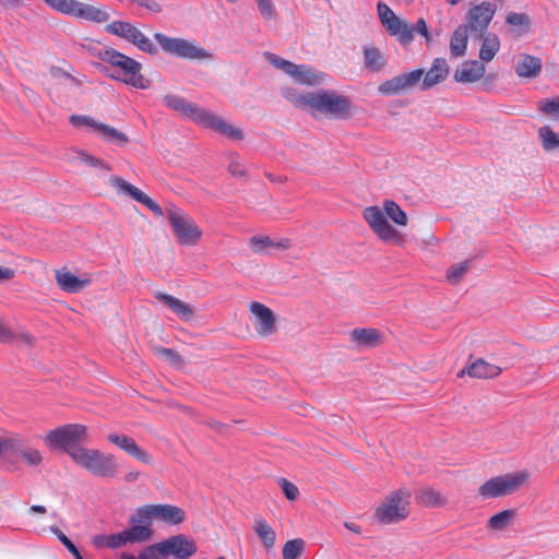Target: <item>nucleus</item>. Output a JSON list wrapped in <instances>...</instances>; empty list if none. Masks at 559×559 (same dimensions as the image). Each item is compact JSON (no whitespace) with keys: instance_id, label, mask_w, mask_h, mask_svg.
Returning a JSON list of instances; mask_svg holds the SVG:
<instances>
[{"instance_id":"3","label":"nucleus","mask_w":559,"mask_h":559,"mask_svg":"<svg viewBox=\"0 0 559 559\" xmlns=\"http://www.w3.org/2000/svg\"><path fill=\"white\" fill-rule=\"evenodd\" d=\"M99 59L112 67L111 79L135 88H148L150 81L141 74L142 64L135 59L112 48L100 51Z\"/></svg>"},{"instance_id":"27","label":"nucleus","mask_w":559,"mask_h":559,"mask_svg":"<svg viewBox=\"0 0 559 559\" xmlns=\"http://www.w3.org/2000/svg\"><path fill=\"white\" fill-rule=\"evenodd\" d=\"M55 277L60 289L70 294L79 293L90 285V280H81L64 270L56 271Z\"/></svg>"},{"instance_id":"9","label":"nucleus","mask_w":559,"mask_h":559,"mask_svg":"<svg viewBox=\"0 0 559 559\" xmlns=\"http://www.w3.org/2000/svg\"><path fill=\"white\" fill-rule=\"evenodd\" d=\"M166 213L180 245L193 246L199 241L202 236V230L198 227L193 218L174 205L168 206Z\"/></svg>"},{"instance_id":"12","label":"nucleus","mask_w":559,"mask_h":559,"mask_svg":"<svg viewBox=\"0 0 559 559\" xmlns=\"http://www.w3.org/2000/svg\"><path fill=\"white\" fill-rule=\"evenodd\" d=\"M409 492L399 490L393 492L378 507L376 516L381 523L389 524L404 520L408 515Z\"/></svg>"},{"instance_id":"60","label":"nucleus","mask_w":559,"mask_h":559,"mask_svg":"<svg viewBox=\"0 0 559 559\" xmlns=\"http://www.w3.org/2000/svg\"><path fill=\"white\" fill-rule=\"evenodd\" d=\"M13 275H14V272L11 269L0 266V281L9 280V278L13 277Z\"/></svg>"},{"instance_id":"28","label":"nucleus","mask_w":559,"mask_h":559,"mask_svg":"<svg viewBox=\"0 0 559 559\" xmlns=\"http://www.w3.org/2000/svg\"><path fill=\"white\" fill-rule=\"evenodd\" d=\"M449 74V66L444 58H437L423 80V88L428 90L444 81Z\"/></svg>"},{"instance_id":"47","label":"nucleus","mask_w":559,"mask_h":559,"mask_svg":"<svg viewBox=\"0 0 559 559\" xmlns=\"http://www.w3.org/2000/svg\"><path fill=\"white\" fill-rule=\"evenodd\" d=\"M264 57L265 59L272 64L274 66L276 69H280L282 70L283 72H285L286 74H288V72L292 70V69H295V63L288 61V60H285L272 52H264Z\"/></svg>"},{"instance_id":"15","label":"nucleus","mask_w":559,"mask_h":559,"mask_svg":"<svg viewBox=\"0 0 559 559\" xmlns=\"http://www.w3.org/2000/svg\"><path fill=\"white\" fill-rule=\"evenodd\" d=\"M160 551L166 558L171 556L175 559H188L197 552L195 543L183 534L171 536L159 542Z\"/></svg>"},{"instance_id":"18","label":"nucleus","mask_w":559,"mask_h":559,"mask_svg":"<svg viewBox=\"0 0 559 559\" xmlns=\"http://www.w3.org/2000/svg\"><path fill=\"white\" fill-rule=\"evenodd\" d=\"M495 13L496 7L489 2H481L473 7L467 13V31L471 29L483 37Z\"/></svg>"},{"instance_id":"64","label":"nucleus","mask_w":559,"mask_h":559,"mask_svg":"<svg viewBox=\"0 0 559 559\" xmlns=\"http://www.w3.org/2000/svg\"><path fill=\"white\" fill-rule=\"evenodd\" d=\"M1 3L9 8H17L21 4V0H1Z\"/></svg>"},{"instance_id":"22","label":"nucleus","mask_w":559,"mask_h":559,"mask_svg":"<svg viewBox=\"0 0 559 559\" xmlns=\"http://www.w3.org/2000/svg\"><path fill=\"white\" fill-rule=\"evenodd\" d=\"M502 369L498 366L491 365L486 360L479 358L468 367L462 369L457 377L462 378L465 374H468L472 378L478 379H490L498 377L501 373Z\"/></svg>"},{"instance_id":"51","label":"nucleus","mask_w":559,"mask_h":559,"mask_svg":"<svg viewBox=\"0 0 559 559\" xmlns=\"http://www.w3.org/2000/svg\"><path fill=\"white\" fill-rule=\"evenodd\" d=\"M280 485H281V488H282L285 497L288 500H290V501L296 500V498L298 497V493H299V490L296 485H294L293 483L288 481L285 478H282L280 480Z\"/></svg>"},{"instance_id":"62","label":"nucleus","mask_w":559,"mask_h":559,"mask_svg":"<svg viewBox=\"0 0 559 559\" xmlns=\"http://www.w3.org/2000/svg\"><path fill=\"white\" fill-rule=\"evenodd\" d=\"M139 472H129L124 475V479L128 483H133L139 478Z\"/></svg>"},{"instance_id":"25","label":"nucleus","mask_w":559,"mask_h":559,"mask_svg":"<svg viewBox=\"0 0 559 559\" xmlns=\"http://www.w3.org/2000/svg\"><path fill=\"white\" fill-rule=\"evenodd\" d=\"M287 75L304 85H319L325 78L323 72L317 71L306 64H295V69H292Z\"/></svg>"},{"instance_id":"55","label":"nucleus","mask_w":559,"mask_h":559,"mask_svg":"<svg viewBox=\"0 0 559 559\" xmlns=\"http://www.w3.org/2000/svg\"><path fill=\"white\" fill-rule=\"evenodd\" d=\"M131 2L136 3L138 5L145 8L154 13H159L163 10L162 5L155 0H132Z\"/></svg>"},{"instance_id":"53","label":"nucleus","mask_w":559,"mask_h":559,"mask_svg":"<svg viewBox=\"0 0 559 559\" xmlns=\"http://www.w3.org/2000/svg\"><path fill=\"white\" fill-rule=\"evenodd\" d=\"M228 171L234 177L246 178L247 170L245 166L238 160H231L228 165Z\"/></svg>"},{"instance_id":"44","label":"nucleus","mask_w":559,"mask_h":559,"mask_svg":"<svg viewBox=\"0 0 559 559\" xmlns=\"http://www.w3.org/2000/svg\"><path fill=\"white\" fill-rule=\"evenodd\" d=\"M16 455L22 456L27 464L32 466H37L43 461L40 452L36 449L28 448L23 439L21 441V452H17Z\"/></svg>"},{"instance_id":"1","label":"nucleus","mask_w":559,"mask_h":559,"mask_svg":"<svg viewBox=\"0 0 559 559\" xmlns=\"http://www.w3.org/2000/svg\"><path fill=\"white\" fill-rule=\"evenodd\" d=\"M284 96L297 108L309 109L330 118H345L352 108L347 97L331 90L306 93L286 90Z\"/></svg>"},{"instance_id":"54","label":"nucleus","mask_w":559,"mask_h":559,"mask_svg":"<svg viewBox=\"0 0 559 559\" xmlns=\"http://www.w3.org/2000/svg\"><path fill=\"white\" fill-rule=\"evenodd\" d=\"M542 110L547 115L559 116V96L554 99L546 100L542 106Z\"/></svg>"},{"instance_id":"45","label":"nucleus","mask_w":559,"mask_h":559,"mask_svg":"<svg viewBox=\"0 0 559 559\" xmlns=\"http://www.w3.org/2000/svg\"><path fill=\"white\" fill-rule=\"evenodd\" d=\"M469 264L468 261H464L457 264H453L447 273V278L450 283L456 284L461 281V278L468 271Z\"/></svg>"},{"instance_id":"31","label":"nucleus","mask_w":559,"mask_h":559,"mask_svg":"<svg viewBox=\"0 0 559 559\" xmlns=\"http://www.w3.org/2000/svg\"><path fill=\"white\" fill-rule=\"evenodd\" d=\"M381 333L377 329H354L350 340L359 347H374L380 343Z\"/></svg>"},{"instance_id":"7","label":"nucleus","mask_w":559,"mask_h":559,"mask_svg":"<svg viewBox=\"0 0 559 559\" xmlns=\"http://www.w3.org/2000/svg\"><path fill=\"white\" fill-rule=\"evenodd\" d=\"M87 438V427L81 424H68L49 431L45 437L46 444L51 449L70 452L80 449V442Z\"/></svg>"},{"instance_id":"40","label":"nucleus","mask_w":559,"mask_h":559,"mask_svg":"<svg viewBox=\"0 0 559 559\" xmlns=\"http://www.w3.org/2000/svg\"><path fill=\"white\" fill-rule=\"evenodd\" d=\"M515 515L514 510H503L488 520L487 526L495 531H501L511 524Z\"/></svg>"},{"instance_id":"48","label":"nucleus","mask_w":559,"mask_h":559,"mask_svg":"<svg viewBox=\"0 0 559 559\" xmlns=\"http://www.w3.org/2000/svg\"><path fill=\"white\" fill-rule=\"evenodd\" d=\"M155 353L160 355L162 357H164L173 366H180L183 362L182 357L175 349L165 348V347H156Z\"/></svg>"},{"instance_id":"43","label":"nucleus","mask_w":559,"mask_h":559,"mask_svg":"<svg viewBox=\"0 0 559 559\" xmlns=\"http://www.w3.org/2000/svg\"><path fill=\"white\" fill-rule=\"evenodd\" d=\"M305 542L300 538L292 539L285 543L283 547L284 559H297L304 550Z\"/></svg>"},{"instance_id":"30","label":"nucleus","mask_w":559,"mask_h":559,"mask_svg":"<svg viewBox=\"0 0 559 559\" xmlns=\"http://www.w3.org/2000/svg\"><path fill=\"white\" fill-rule=\"evenodd\" d=\"M542 71V60L537 57L523 55L518 60L515 66V73L520 78H536Z\"/></svg>"},{"instance_id":"6","label":"nucleus","mask_w":559,"mask_h":559,"mask_svg":"<svg viewBox=\"0 0 559 559\" xmlns=\"http://www.w3.org/2000/svg\"><path fill=\"white\" fill-rule=\"evenodd\" d=\"M51 10L68 16L94 23H105L110 14L105 8L95 7L79 0H43Z\"/></svg>"},{"instance_id":"46","label":"nucleus","mask_w":559,"mask_h":559,"mask_svg":"<svg viewBox=\"0 0 559 559\" xmlns=\"http://www.w3.org/2000/svg\"><path fill=\"white\" fill-rule=\"evenodd\" d=\"M51 533H53L60 543L74 556L75 559H84L78 549V547L69 539L66 534L58 527L51 526Z\"/></svg>"},{"instance_id":"11","label":"nucleus","mask_w":559,"mask_h":559,"mask_svg":"<svg viewBox=\"0 0 559 559\" xmlns=\"http://www.w3.org/2000/svg\"><path fill=\"white\" fill-rule=\"evenodd\" d=\"M105 31L111 35L121 37L143 52L152 56H155L158 52L154 43L135 25L128 21H112L105 26Z\"/></svg>"},{"instance_id":"23","label":"nucleus","mask_w":559,"mask_h":559,"mask_svg":"<svg viewBox=\"0 0 559 559\" xmlns=\"http://www.w3.org/2000/svg\"><path fill=\"white\" fill-rule=\"evenodd\" d=\"M154 519L169 525H178L186 520V512L173 504H152Z\"/></svg>"},{"instance_id":"14","label":"nucleus","mask_w":559,"mask_h":559,"mask_svg":"<svg viewBox=\"0 0 559 559\" xmlns=\"http://www.w3.org/2000/svg\"><path fill=\"white\" fill-rule=\"evenodd\" d=\"M364 218L381 240L397 241L400 239L399 231L388 223L385 215L380 207H366L364 210Z\"/></svg>"},{"instance_id":"35","label":"nucleus","mask_w":559,"mask_h":559,"mask_svg":"<svg viewBox=\"0 0 559 559\" xmlns=\"http://www.w3.org/2000/svg\"><path fill=\"white\" fill-rule=\"evenodd\" d=\"M419 503L427 507H441L445 504L447 499L432 488H423L416 493Z\"/></svg>"},{"instance_id":"32","label":"nucleus","mask_w":559,"mask_h":559,"mask_svg":"<svg viewBox=\"0 0 559 559\" xmlns=\"http://www.w3.org/2000/svg\"><path fill=\"white\" fill-rule=\"evenodd\" d=\"M364 63L367 70L371 72H379L385 66L386 60L379 48L374 46H365Z\"/></svg>"},{"instance_id":"61","label":"nucleus","mask_w":559,"mask_h":559,"mask_svg":"<svg viewBox=\"0 0 559 559\" xmlns=\"http://www.w3.org/2000/svg\"><path fill=\"white\" fill-rule=\"evenodd\" d=\"M265 176L271 182L284 183L287 180L284 176H274L271 173H265Z\"/></svg>"},{"instance_id":"26","label":"nucleus","mask_w":559,"mask_h":559,"mask_svg":"<svg viewBox=\"0 0 559 559\" xmlns=\"http://www.w3.org/2000/svg\"><path fill=\"white\" fill-rule=\"evenodd\" d=\"M154 297L157 300L164 302L181 320L190 321L193 318V308L190 305L183 302L182 300L160 292H156L154 294Z\"/></svg>"},{"instance_id":"57","label":"nucleus","mask_w":559,"mask_h":559,"mask_svg":"<svg viewBox=\"0 0 559 559\" xmlns=\"http://www.w3.org/2000/svg\"><path fill=\"white\" fill-rule=\"evenodd\" d=\"M14 341H20L23 344L31 346L34 343V336L32 334H29V333H26V332L19 333V334L14 333L13 342Z\"/></svg>"},{"instance_id":"33","label":"nucleus","mask_w":559,"mask_h":559,"mask_svg":"<svg viewBox=\"0 0 559 559\" xmlns=\"http://www.w3.org/2000/svg\"><path fill=\"white\" fill-rule=\"evenodd\" d=\"M467 26L460 25L452 34L450 39V52L453 57H462L467 47Z\"/></svg>"},{"instance_id":"38","label":"nucleus","mask_w":559,"mask_h":559,"mask_svg":"<svg viewBox=\"0 0 559 559\" xmlns=\"http://www.w3.org/2000/svg\"><path fill=\"white\" fill-rule=\"evenodd\" d=\"M383 210L385 215L390 217L395 224L405 226L407 224V215L393 200H385L383 202Z\"/></svg>"},{"instance_id":"10","label":"nucleus","mask_w":559,"mask_h":559,"mask_svg":"<svg viewBox=\"0 0 559 559\" xmlns=\"http://www.w3.org/2000/svg\"><path fill=\"white\" fill-rule=\"evenodd\" d=\"M527 478V472L496 476L484 483L478 492L485 499L508 496L516 491Z\"/></svg>"},{"instance_id":"41","label":"nucleus","mask_w":559,"mask_h":559,"mask_svg":"<svg viewBox=\"0 0 559 559\" xmlns=\"http://www.w3.org/2000/svg\"><path fill=\"white\" fill-rule=\"evenodd\" d=\"M22 438L17 435L0 438V456L21 452Z\"/></svg>"},{"instance_id":"19","label":"nucleus","mask_w":559,"mask_h":559,"mask_svg":"<svg viewBox=\"0 0 559 559\" xmlns=\"http://www.w3.org/2000/svg\"><path fill=\"white\" fill-rule=\"evenodd\" d=\"M249 309L255 317V331L262 336L271 335L275 331V317L273 311L258 301L251 302Z\"/></svg>"},{"instance_id":"39","label":"nucleus","mask_w":559,"mask_h":559,"mask_svg":"<svg viewBox=\"0 0 559 559\" xmlns=\"http://www.w3.org/2000/svg\"><path fill=\"white\" fill-rule=\"evenodd\" d=\"M538 136L542 141L543 148L546 152L554 151L559 147V134L552 131L548 126L538 129Z\"/></svg>"},{"instance_id":"49","label":"nucleus","mask_w":559,"mask_h":559,"mask_svg":"<svg viewBox=\"0 0 559 559\" xmlns=\"http://www.w3.org/2000/svg\"><path fill=\"white\" fill-rule=\"evenodd\" d=\"M79 158L81 162L85 163L86 165L91 166V167H95V168H102L106 171H109L111 170V166L108 165L107 163H105L103 159L100 158H97L93 155H90L85 152H80L79 153Z\"/></svg>"},{"instance_id":"36","label":"nucleus","mask_w":559,"mask_h":559,"mask_svg":"<svg viewBox=\"0 0 559 559\" xmlns=\"http://www.w3.org/2000/svg\"><path fill=\"white\" fill-rule=\"evenodd\" d=\"M506 22L514 27L519 36L526 34L531 26V19L526 13L509 12Z\"/></svg>"},{"instance_id":"24","label":"nucleus","mask_w":559,"mask_h":559,"mask_svg":"<svg viewBox=\"0 0 559 559\" xmlns=\"http://www.w3.org/2000/svg\"><path fill=\"white\" fill-rule=\"evenodd\" d=\"M483 62L473 60L463 62L454 73V80L460 83H472L478 81L485 74Z\"/></svg>"},{"instance_id":"42","label":"nucleus","mask_w":559,"mask_h":559,"mask_svg":"<svg viewBox=\"0 0 559 559\" xmlns=\"http://www.w3.org/2000/svg\"><path fill=\"white\" fill-rule=\"evenodd\" d=\"M274 241L269 236L255 235L249 239V248L253 253L264 254L269 248H273Z\"/></svg>"},{"instance_id":"63","label":"nucleus","mask_w":559,"mask_h":559,"mask_svg":"<svg viewBox=\"0 0 559 559\" xmlns=\"http://www.w3.org/2000/svg\"><path fill=\"white\" fill-rule=\"evenodd\" d=\"M344 525L347 530H349L356 534H359L361 532L360 527L353 522H346Z\"/></svg>"},{"instance_id":"8","label":"nucleus","mask_w":559,"mask_h":559,"mask_svg":"<svg viewBox=\"0 0 559 559\" xmlns=\"http://www.w3.org/2000/svg\"><path fill=\"white\" fill-rule=\"evenodd\" d=\"M154 39L165 53L177 58L188 60H203L211 58V53L209 51L185 38L169 37L163 33H155Z\"/></svg>"},{"instance_id":"50","label":"nucleus","mask_w":559,"mask_h":559,"mask_svg":"<svg viewBox=\"0 0 559 559\" xmlns=\"http://www.w3.org/2000/svg\"><path fill=\"white\" fill-rule=\"evenodd\" d=\"M138 559H167L165 554L160 551L159 543L145 547Z\"/></svg>"},{"instance_id":"58","label":"nucleus","mask_w":559,"mask_h":559,"mask_svg":"<svg viewBox=\"0 0 559 559\" xmlns=\"http://www.w3.org/2000/svg\"><path fill=\"white\" fill-rule=\"evenodd\" d=\"M109 535H96L93 537L92 543L96 548L108 547Z\"/></svg>"},{"instance_id":"56","label":"nucleus","mask_w":559,"mask_h":559,"mask_svg":"<svg viewBox=\"0 0 559 559\" xmlns=\"http://www.w3.org/2000/svg\"><path fill=\"white\" fill-rule=\"evenodd\" d=\"M14 338V333L9 330L3 322L0 320V342L1 343H12Z\"/></svg>"},{"instance_id":"21","label":"nucleus","mask_w":559,"mask_h":559,"mask_svg":"<svg viewBox=\"0 0 559 559\" xmlns=\"http://www.w3.org/2000/svg\"><path fill=\"white\" fill-rule=\"evenodd\" d=\"M151 507L152 504H145L135 509L134 513L130 516L129 520L130 527L144 530L141 543L150 540L153 535L151 525L154 520V515Z\"/></svg>"},{"instance_id":"37","label":"nucleus","mask_w":559,"mask_h":559,"mask_svg":"<svg viewBox=\"0 0 559 559\" xmlns=\"http://www.w3.org/2000/svg\"><path fill=\"white\" fill-rule=\"evenodd\" d=\"M500 47L499 38L496 35L488 34L484 37L483 45L479 50V58L483 61H491Z\"/></svg>"},{"instance_id":"34","label":"nucleus","mask_w":559,"mask_h":559,"mask_svg":"<svg viewBox=\"0 0 559 559\" xmlns=\"http://www.w3.org/2000/svg\"><path fill=\"white\" fill-rule=\"evenodd\" d=\"M253 530L266 549H270L275 545L276 533L265 520L261 518L255 519Z\"/></svg>"},{"instance_id":"17","label":"nucleus","mask_w":559,"mask_h":559,"mask_svg":"<svg viewBox=\"0 0 559 559\" xmlns=\"http://www.w3.org/2000/svg\"><path fill=\"white\" fill-rule=\"evenodd\" d=\"M424 74L423 69H417L408 73H402L390 80L382 82L378 86V92L383 95L393 96L414 87Z\"/></svg>"},{"instance_id":"5","label":"nucleus","mask_w":559,"mask_h":559,"mask_svg":"<svg viewBox=\"0 0 559 559\" xmlns=\"http://www.w3.org/2000/svg\"><path fill=\"white\" fill-rule=\"evenodd\" d=\"M70 457L75 464L98 477H114L118 472L114 455L96 449L80 448L71 451Z\"/></svg>"},{"instance_id":"16","label":"nucleus","mask_w":559,"mask_h":559,"mask_svg":"<svg viewBox=\"0 0 559 559\" xmlns=\"http://www.w3.org/2000/svg\"><path fill=\"white\" fill-rule=\"evenodd\" d=\"M109 183L111 187L117 189L118 193L129 195L133 200L150 209L156 216H163L164 212L159 204H157L139 188L126 181L123 178L111 176L109 178Z\"/></svg>"},{"instance_id":"59","label":"nucleus","mask_w":559,"mask_h":559,"mask_svg":"<svg viewBox=\"0 0 559 559\" xmlns=\"http://www.w3.org/2000/svg\"><path fill=\"white\" fill-rule=\"evenodd\" d=\"M292 242L288 238H283L278 241H274L273 248L288 249Z\"/></svg>"},{"instance_id":"20","label":"nucleus","mask_w":559,"mask_h":559,"mask_svg":"<svg viewBox=\"0 0 559 559\" xmlns=\"http://www.w3.org/2000/svg\"><path fill=\"white\" fill-rule=\"evenodd\" d=\"M107 438L112 444L117 445L119 449L123 450L140 462L145 464H151L153 462V456L145 450L141 449L131 437L109 433Z\"/></svg>"},{"instance_id":"13","label":"nucleus","mask_w":559,"mask_h":559,"mask_svg":"<svg viewBox=\"0 0 559 559\" xmlns=\"http://www.w3.org/2000/svg\"><path fill=\"white\" fill-rule=\"evenodd\" d=\"M70 122L74 127H88L95 130L102 139L110 144L118 146H126L129 143V138L126 133L117 130L116 128L98 122L94 118L84 115H72Z\"/></svg>"},{"instance_id":"4","label":"nucleus","mask_w":559,"mask_h":559,"mask_svg":"<svg viewBox=\"0 0 559 559\" xmlns=\"http://www.w3.org/2000/svg\"><path fill=\"white\" fill-rule=\"evenodd\" d=\"M377 11L383 27L391 36L396 37L403 46L413 41L415 33L424 36L427 43L430 41V33L424 19H419L414 25H409L400 19L384 2H378Z\"/></svg>"},{"instance_id":"52","label":"nucleus","mask_w":559,"mask_h":559,"mask_svg":"<svg viewBox=\"0 0 559 559\" xmlns=\"http://www.w3.org/2000/svg\"><path fill=\"white\" fill-rule=\"evenodd\" d=\"M258 9L264 19H272L275 15V8L272 0H257Z\"/></svg>"},{"instance_id":"2","label":"nucleus","mask_w":559,"mask_h":559,"mask_svg":"<svg viewBox=\"0 0 559 559\" xmlns=\"http://www.w3.org/2000/svg\"><path fill=\"white\" fill-rule=\"evenodd\" d=\"M163 102L167 108L190 118L204 128L214 130L233 140L243 139V133L240 129L223 120L215 114L188 102L179 95L167 94L164 96Z\"/></svg>"},{"instance_id":"29","label":"nucleus","mask_w":559,"mask_h":559,"mask_svg":"<svg viewBox=\"0 0 559 559\" xmlns=\"http://www.w3.org/2000/svg\"><path fill=\"white\" fill-rule=\"evenodd\" d=\"M144 530L136 527H129L116 534L109 535L108 548L117 549L126 546L127 544L141 543Z\"/></svg>"}]
</instances>
